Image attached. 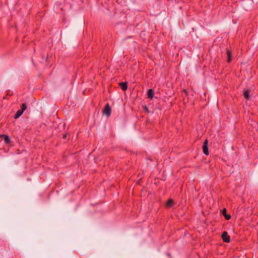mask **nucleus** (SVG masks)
<instances>
[{"instance_id": "f257e3e1", "label": "nucleus", "mask_w": 258, "mask_h": 258, "mask_svg": "<svg viewBox=\"0 0 258 258\" xmlns=\"http://www.w3.org/2000/svg\"><path fill=\"white\" fill-rule=\"evenodd\" d=\"M111 109L109 104H106L103 110V113L107 116H109L111 114Z\"/></svg>"}, {"instance_id": "f03ea898", "label": "nucleus", "mask_w": 258, "mask_h": 258, "mask_svg": "<svg viewBox=\"0 0 258 258\" xmlns=\"http://www.w3.org/2000/svg\"><path fill=\"white\" fill-rule=\"evenodd\" d=\"M222 238L224 242L228 243L230 241V236L228 235V233L227 232L224 231L222 234Z\"/></svg>"}, {"instance_id": "7ed1b4c3", "label": "nucleus", "mask_w": 258, "mask_h": 258, "mask_svg": "<svg viewBox=\"0 0 258 258\" xmlns=\"http://www.w3.org/2000/svg\"><path fill=\"white\" fill-rule=\"evenodd\" d=\"M208 140L206 139L205 142H204L203 145V151L204 153L206 155H209V151H208Z\"/></svg>"}, {"instance_id": "20e7f679", "label": "nucleus", "mask_w": 258, "mask_h": 258, "mask_svg": "<svg viewBox=\"0 0 258 258\" xmlns=\"http://www.w3.org/2000/svg\"><path fill=\"white\" fill-rule=\"evenodd\" d=\"M0 138L5 141L6 144H8L10 143V139L8 135L5 134L1 135Z\"/></svg>"}, {"instance_id": "39448f33", "label": "nucleus", "mask_w": 258, "mask_h": 258, "mask_svg": "<svg viewBox=\"0 0 258 258\" xmlns=\"http://www.w3.org/2000/svg\"><path fill=\"white\" fill-rule=\"evenodd\" d=\"M119 86L123 91H126L127 89V82H121L119 83Z\"/></svg>"}, {"instance_id": "423d86ee", "label": "nucleus", "mask_w": 258, "mask_h": 258, "mask_svg": "<svg viewBox=\"0 0 258 258\" xmlns=\"http://www.w3.org/2000/svg\"><path fill=\"white\" fill-rule=\"evenodd\" d=\"M147 95L149 98L151 99H153L154 95V93L152 89H150L148 90L147 92Z\"/></svg>"}, {"instance_id": "0eeeda50", "label": "nucleus", "mask_w": 258, "mask_h": 258, "mask_svg": "<svg viewBox=\"0 0 258 258\" xmlns=\"http://www.w3.org/2000/svg\"><path fill=\"white\" fill-rule=\"evenodd\" d=\"M243 95L246 99H249L250 97V91L249 90L244 89L243 91Z\"/></svg>"}, {"instance_id": "6e6552de", "label": "nucleus", "mask_w": 258, "mask_h": 258, "mask_svg": "<svg viewBox=\"0 0 258 258\" xmlns=\"http://www.w3.org/2000/svg\"><path fill=\"white\" fill-rule=\"evenodd\" d=\"M226 53L228 58L227 61L230 63L231 61L232 53L229 50H227Z\"/></svg>"}, {"instance_id": "1a4fd4ad", "label": "nucleus", "mask_w": 258, "mask_h": 258, "mask_svg": "<svg viewBox=\"0 0 258 258\" xmlns=\"http://www.w3.org/2000/svg\"><path fill=\"white\" fill-rule=\"evenodd\" d=\"M222 214L224 216L225 219L227 220H228L229 219H230L231 218V216L230 215H228V214H227L226 213V209H224L223 210V212H222Z\"/></svg>"}, {"instance_id": "9d476101", "label": "nucleus", "mask_w": 258, "mask_h": 258, "mask_svg": "<svg viewBox=\"0 0 258 258\" xmlns=\"http://www.w3.org/2000/svg\"><path fill=\"white\" fill-rule=\"evenodd\" d=\"M23 112L22 110H21L20 109L18 110L15 115V119L18 118L23 114Z\"/></svg>"}, {"instance_id": "9b49d317", "label": "nucleus", "mask_w": 258, "mask_h": 258, "mask_svg": "<svg viewBox=\"0 0 258 258\" xmlns=\"http://www.w3.org/2000/svg\"><path fill=\"white\" fill-rule=\"evenodd\" d=\"M173 204V200H172L171 199H169L167 202L166 206L168 207H170L172 206Z\"/></svg>"}, {"instance_id": "f8f14e48", "label": "nucleus", "mask_w": 258, "mask_h": 258, "mask_svg": "<svg viewBox=\"0 0 258 258\" xmlns=\"http://www.w3.org/2000/svg\"><path fill=\"white\" fill-rule=\"evenodd\" d=\"M27 108V105L25 103H23L22 105H21V110H22L23 112H24V111Z\"/></svg>"}, {"instance_id": "ddd939ff", "label": "nucleus", "mask_w": 258, "mask_h": 258, "mask_svg": "<svg viewBox=\"0 0 258 258\" xmlns=\"http://www.w3.org/2000/svg\"><path fill=\"white\" fill-rule=\"evenodd\" d=\"M67 137V135L66 134H64L63 136V139H65Z\"/></svg>"}]
</instances>
